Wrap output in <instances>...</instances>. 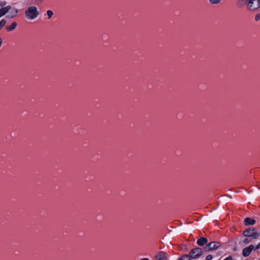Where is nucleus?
Instances as JSON below:
<instances>
[{"label": "nucleus", "instance_id": "nucleus-1", "mask_svg": "<svg viewBox=\"0 0 260 260\" xmlns=\"http://www.w3.org/2000/svg\"><path fill=\"white\" fill-rule=\"evenodd\" d=\"M243 235L244 237H250L251 238L256 239L259 237L260 233L255 228H249L243 231Z\"/></svg>", "mask_w": 260, "mask_h": 260}, {"label": "nucleus", "instance_id": "nucleus-2", "mask_svg": "<svg viewBox=\"0 0 260 260\" xmlns=\"http://www.w3.org/2000/svg\"><path fill=\"white\" fill-rule=\"evenodd\" d=\"M27 16H37L43 15L36 7H29L25 12Z\"/></svg>", "mask_w": 260, "mask_h": 260}, {"label": "nucleus", "instance_id": "nucleus-3", "mask_svg": "<svg viewBox=\"0 0 260 260\" xmlns=\"http://www.w3.org/2000/svg\"><path fill=\"white\" fill-rule=\"evenodd\" d=\"M203 252L201 248L197 247L192 249L190 252V257L191 258H196L202 255Z\"/></svg>", "mask_w": 260, "mask_h": 260}, {"label": "nucleus", "instance_id": "nucleus-4", "mask_svg": "<svg viewBox=\"0 0 260 260\" xmlns=\"http://www.w3.org/2000/svg\"><path fill=\"white\" fill-rule=\"evenodd\" d=\"M220 246L219 242L214 241L208 243L206 246L207 251L215 250Z\"/></svg>", "mask_w": 260, "mask_h": 260}, {"label": "nucleus", "instance_id": "nucleus-5", "mask_svg": "<svg viewBox=\"0 0 260 260\" xmlns=\"http://www.w3.org/2000/svg\"><path fill=\"white\" fill-rule=\"evenodd\" d=\"M260 6V0H249L248 7L251 10H255Z\"/></svg>", "mask_w": 260, "mask_h": 260}, {"label": "nucleus", "instance_id": "nucleus-6", "mask_svg": "<svg viewBox=\"0 0 260 260\" xmlns=\"http://www.w3.org/2000/svg\"><path fill=\"white\" fill-rule=\"evenodd\" d=\"M254 248L253 245H250L248 247L243 249L242 255L244 257L248 256L251 253V251Z\"/></svg>", "mask_w": 260, "mask_h": 260}, {"label": "nucleus", "instance_id": "nucleus-7", "mask_svg": "<svg viewBox=\"0 0 260 260\" xmlns=\"http://www.w3.org/2000/svg\"><path fill=\"white\" fill-rule=\"evenodd\" d=\"M208 240L205 237H201L197 240V243L200 246H203L207 244Z\"/></svg>", "mask_w": 260, "mask_h": 260}, {"label": "nucleus", "instance_id": "nucleus-8", "mask_svg": "<svg viewBox=\"0 0 260 260\" xmlns=\"http://www.w3.org/2000/svg\"><path fill=\"white\" fill-rule=\"evenodd\" d=\"M156 260H167V257L164 252H160L155 257Z\"/></svg>", "mask_w": 260, "mask_h": 260}, {"label": "nucleus", "instance_id": "nucleus-9", "mask_svg": "<svg viewBox=\"0 0 260 260\" xmlns=\"http://www.w3.org/2000/svg\"><path fill=\"white\" fill-rule=\"evenodd\" d=\"M255 223V220L249 217H247L244 220V224L245 225H253Z\"/></svg>", "mask_w": 260, "mask_h": 260}, {"label": "nucleus", "instance_id": "nucleus-10", "mask_svg": "<svg viewBox=\"0 0 260 260\" xmlns=\"http://www.w3.org/2000/svg\"><path fill=\"white\" fill-rule=\"evenodd\" d=\"M10 9V6H7L0 9V16H3V15L6 14Z\"/></svg>", "mask_w": 260, "mask_h": 260}, {"label": "nucleus", "instance_id": "nucleus-11", "mask_svg": "<svg viewBox=\"0 0 260 260\" xmlns=\"http://www.w3.org/2000/svg\"><path fill=\"white\" fill-rule=\"evenodd\" d=\"M245 238L243 240V243L246 245V244H248V243H250L252 240H253L254 239L253 238H251V237H245Z\"/></svg>", "mask_w": 260, "mask_h": 260}, {"label": "nucleus", "instance_id": "nucleus-12", "mask_svg": "<svg viewBox=\"0 0 260 260\" xmlns=\"http://www.w3.org/2000/svg\"><path fill=\"white\" fill-rule=\"evenodd\" d=\"M190 257L188 254H185L182 257L179 258L178 260H190Z\"/></svg>", "mask_w": 260, "mask_h": 260}, {"label": "nucleus", "instance_id": "nucleus-13", "mask_svg": "<svg viewBox=\"0 0 260 260\" xmlns=\"http://www.w3.org/2000/svg\"><path fill=\"white\" fill-rule=\"evenodd\" d=\"M16 27V24L15 23H13L12 24V25L10 26H9L7 28L9 30H11L12 29H14Z\"/></svg>", "mask_w": 260, "mask_h": 260}, {"label": "nucleus", "instance_id": "nucleus-14", "mask_svg": "<svg viewBox=\"0 0 260 260\" xmlns=\"http://www.w3.org/2000/svg\"><path fill=\"white\" fill-rule=\"evenodd\" d=\"M47 14L48 16H51L52 15L56 14L51 10H48L47 11Z\"/></svg>", "mask_w": 260, "mask_h": 260}, {"label": "nucleus", "instance_id": "nucleus-15", "mask_svg": "<svg viewBox=\"0 0 260 260\" xmlns=\"http://www.w3.org/2000/svg\"><path fill=\"white\" fill-rule=\"evenodd\" d=\"M6 23V21L3 19L2 20L1 22H0V29L3 26H4V25Z\"/></svg>", "mask_w": 260, "mask_h": 260}, {"label": "nucleus", "instance_id": "nucleus-16", "mask_svg": "<svg viewBox=\"0 0 260 260\" xmlns=\"http://www.w3.org/2000/svg\"><path fill=\"white\" fill-rule=\"evenodd\" d=\"M210 2L212 4H218L220 0H209Z\"/></svg>", "mask_w": 260, "mask_h": 260}, {"label": "nucleus", "instance_id": "nucleus-17", "mask_svg": "<svg viewBox=\"0 0 260 260\" xmlns=\"http://www.w3.org/2000/svg\"><path fill=\"white\" fill-rule=\"evenodd\" d=\"M212 255L211 254H209L206 256V260H212Z\"/></svg>", "mask_w": 260, "mask_h": 260}, {"label": "nucleus", "instance_id": "nucleus-18", "mask_svg": "<svg viewBox=\"0 0 260 260\" xmlns=\"http://www.w3.org/2000/svg\"><path fill=\"white\" fill-rule=\"evenodd\" d=\"M255 250H257L260 248V243L256 246V247L254 248Z\"/></svg>", "mask_w": 260, "mask_h": 260}, {"label": "nucleus", "instance_id": "nucleus-19", "mask_svg": "<svg viewBox=\"0 0 260 260\" xmlns=\"http://www.w3.org/2000/svg\"><path fill=\"white\" fill-rule=\"evenodd\" d=\"M223 260H232V257L231 256H228Z\"/></svg>", "mask_w": 260, "mask_h": 260}, {"label": "nucleus", "instance_id": "nucleus-20", "mask_svg": "<svg viewBox=\"0 0 260 260\" xmlns=\"http://www.w3.org/2000/svg\"><path fill=\"white\" fill-rule=\"evenodd\" d=\"M2 40L1 38H0V47L2 45Z\"/></svg>", "mask_w": 260, "mask_h": 260}, {"label": "nucleus", "instance_id": "nucleus-21", "mask_svg": "<svg viewBox=\"0 0 260 260\" xmlns=\"http://www.w3.org/2000/svg\"><path fill=\"white\" fill-rule=\"evenodd\" d=\"M259 20V17H256V18H255V20H256V21H258Z\"/></svg>", "mask_w": 260, "mask_h": 260}, {"label": "nucleus", "instance_id": "nucleus-22", "mask_svg": "<svg viewBox=\"0 0 260 260\" xmlns=\"http://www.w3.org/2000/svg\"><path fill=\"white\" fill-rule=\"evenodd\" d=\"M141 260H149V259L147 258H143V259H142Z\"/></svg>", "mask_w": 260, "mask_h": 260}, {"label": "nucleus", "instance_id": "nucleus-23", "mask_svg": "<svg viewBox=\"0 0 260 260\" xmlns=\"http://www.w3.org/2000/svg\"><path fill=\"white\" fill-rule=\"evenodd\" d=\"M258 260H260V258Z\"/></svg>", "mask_w": 260, "mask_h": 260}]
</instances>
